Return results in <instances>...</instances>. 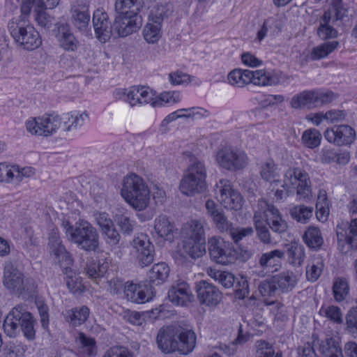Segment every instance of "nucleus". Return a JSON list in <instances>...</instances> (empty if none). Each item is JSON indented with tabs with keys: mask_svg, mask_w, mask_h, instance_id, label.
Here are the masks:
<instances>
[{
	"mask_svg": "<svg viewBox=\"0 0 357 357\" xmlns=\"http://www.w3.org/2000/svg\"><path fill=\"white\" fill-rule=\"evenodd\" d=\"M158 348L164 353L178 351L187 355L196 345V335L191 329L169 326L160 329L156 337Z\"/></svg>",
	"mask_w": 357,
	"mask_h": 357,
	"instance_id": "obj_1",
	"label": "nucleus"
},
{
	"mask_svg": "<svg viewBox=\"0 0 357 357\" xmlns=\"http://www.w3.org/2000/svg\"><path fill=\"white\" fill-rule=\"evenodd\" d=\"M184 158L188 165L180 182L181 192L188 196L204 192L207 187L205 164L190 152L185 153Z\"/></svg>",
	"mask_w": 357,
	"mask_h": 357,
	"instance_id": "obj_2",
	"label": "nucleus"
},
{
	"mask_svg": "<svg viewBox=\"0 0 357 357\" xmlns=\"http://www.w3.org/2000/svg\"><path fill=\"white\" fill-rule=\"evenodd\" d=\"M36 321L31 313L22 305L13 307L6 316L3 328L10 337H15L20 332L29 340L36 337L35 326Z\"/></svg>",
	"mask_w": 357,
	"mask_h": 357,
	"instance_id": "obj_3",
	"label": "nucleus"
},
{
	"mask_svg": "<svg viewBox=\"0 0 357 357\" xmlns=\"http://www.w3.org/2000/svg\"><path fill=\"white\" fill-rule=\"evenodd\" d=\"M121 196L135 209L144 210L149 203L150 190L144 179L135 174L127 175L123 181Z\"/></svg>",
	"mask_w": 357,
	"mask_h": 357,
	"instance_id": "obj_4",
	"label": "nucleus"
},
{
	"mask_svg": "<svg viewBox=\"0 0 357 357\" xmlns=\"http://www.w3.org/2000/svg\"><path fill=\"white\" fill-rule=\"evenodd\" d=\"M8 29L15 43L26 50H33L42 44L38 31L25 16L13 18L8 22Z\"/></svg>",
	"mask_w": 357,
	"mask_h": 357,
	"instance_id": "obj_5",
	"label": "nucleus"
},
{
	"mask_svg": "<svg viewBox=\"0 0 357 357\" xmlns=\"http://www.w3.org/2000/svg\"><path fill=\"white\" fill-rule=\"evenodd\" d=\"M229 83L236 87H243L250 83L258 86L273 85L277 78L264 70H250L236 68L227 76Z\"/></svg>",
	"mask_w": 357,
	"mask_h": 357,
	"instance_id": "obj_6",
	"label": "nucleus"
},
{
	"mask_svg": "<svg viewBox=\"0 0 357 357\" xmlns=\"http://www.w3.org/2000/svg\"><path fill=\"white\" fill-rule=\"evenodd\" d=\"M70 241L85 251H96L99 246V235L89 222L82 221L75 224V231L72 233Z\"/></svg>",
	"mask_w": 357,
	"mask_h": 357,
	"instance_id": "obj_7",
	"label": "nucleus"
},
{
	"mask_svg": "<svg viewBox=\"0 0 357 357\" xmlns=\"http://www.w3.org/2000/svg\"><path fill=\"white\" fill-rule=\"evenodd\" d=\"M282 188L289 195L296 189L297 195L305 199L311 193V181L308 175L299 169H289L284 174Z\"/></svg>",
	"mask_w": 357,
	"mask_h": 357,
	"instance_id": "obj_8",
	"label": "nucleus"
},
{
	"mask_svg": "<svg viewBox=\"0 0 357 357\" xmlns=\"http://www.w3.org/2000/svg\"><path fill=\"white\" fill-rule=\"evenodd\" d=\"M248 160L247 155L243 151L231 147L221 149L216 155L218 164L231 172L244 169L248 164Z\"/></svg>",
	"mask_w": 357,
	"mask_h": 357,
	"instance_id": "obj_9",
	"label": "nucleus"
},
{
	"mask_svg": "<svg viewBox=\"0 0 357 357\" xmlns=\"http://www.w3.org/2000/svg\"><path fill=\"white\" fill-rule=\"evenodd\" d=\"M336 235L338 248L342 252L357 250V218L352 219L350 222H340L336 227Z\"/></svg>",
	"mask_w": 357,
	"mask_h": 357,
	"instance_id": "obj_10",
	"label": "nucleus"
},
{
	"mask_svg": "<svg viewBox=\"0 0 357 357\" xmlns=\"http://www.w3.org/2000/svg\"><path fill=\"white\" fill-rule=\"evenodd\" d=\"M61 124L59 116L45 115L31 118L26 123V130L31 135L49 137L54 134Z\"/></svg>",
	"mask_w": 357,
	"mask_h": 357,
	"instance_id": "obj_11",
	"label": "nucleus"
},
{
	"mask_svg": "<svg viewBox=\"0 0 357 357\" xmlns=\"http://www.w3.org/2000/svg\"><path fill=\"white\" fill-rule=\"evenodd\" d=\"M131 247L132 252L135 256L136 260L140 266H148L153 263L155 248L146 234L141 233L135 236L131 242Z\"/></svg>",
	"mask_w": 357,
	"mask_h": 357,
	"instance_id": "obj_12",
	"label": "nucleus"
},
{
	"mask_svg": "<svg viewBox=\"0 0 357 357\" xmlns=\"http://www.w3.org/2000/svg\"><path fill=\"white\" fill-rule=\"evenodd\" d=\"M208 248L210 257L218 264L227 265L233 263L236 259V253L231 245L217 237L208 240Z\"/></svg>",
	"mask_w": 357,
	"mask_h": 357,
	"instance_id": "obj_13",
	"label": "nucleus"
},
{
	"mask_svg": "<svg viewBox=\"0 0 357 357\" xmlns=\"http://www.w3.org/2000/svg\"><path fill=\"white\" fill-rule=\"evenodd\" d=\"M215 191L218 192V200L225 208L235 211L241 208L243 197L238 191L232 188L229 180L220 179L215 185Z\"/></svg>",
	"mask_w": 357,
	"mask_h": 357,
	"instance_id": "obj_14",
	"label": "nucleus"
},
{
	"mask_svg": "<svg viewBox=\"0 0 357 357\" xmlns=\"http://www.w3.org/2000/svg\"><path fill=\"white\" fill-rule=\"evenodd\" d=\"M326 139L337 146L351 144L356 139L355 130L348 125L334 126L324 131Z\"/></svg>",
	"mask_w": 357,
	"mask_h": 357,
	"instance_id": "obj_15",
	"label": "nucleus"
},
{
	"mask_svg": "<svg viewBox=\"0 0 357 357\" xmlns=\"http://www.w3.org/2000/svg\"><path fill=\"white\" fill-rule=\"evenodd\" d=\"M3 284L15 294H22L25 289L24 275L11 261H6L4 265Z\"/></svg>",
	"mask_w": 357,
	"mask_h": 357,
	"instance_id": "obj_16",
	"label": "nucleus"
},
{
	"mask_svg": "<svg viewBox=\"0 0 357 357\" xmlns=\"http://www.w3.org/2000/svg\"><path fill=\"white\" fill-rule=\"evenodd\" d=\"M140 22L138 17L117 13L112 24L113 35L126 37L132 34L139 29Z\"/></svg>",
	"mask_w": 357,
	"mask_h": 357,
	"instance_id": "obj_17",
	"label": "nucleus"
},
{
	"mask_svg": "<svg viewBox=\"0 0 357 357\" xmlns=\"http://www.w3.org/2000/svg\"><path fill=\"white\" fill-rule=\"evenodd\" d=\"M168 299L176 305L187 306L194 301L189 284L182 280L174 282L168 291Z\"/></svg>",
	"mask_w": 357,
	"mask_h": 357,
	"instance_id": "obj_18",
	"label": "nucleus"
},
{
	"mask_svg": "<svg viewBox=\"0 0 357 357\" xmlns=\"http://www.w3.org/2000/svg\"><path fill=\"white\" fill-rule=\"evenodd\" d=\"M197 298L202 304L207 306H215L222 300V293L212 283L201 280L196 283Z\"/></svg>",
	"mask_w": 357,
	"mask_h": 357,
	"instance_id": "obj_19",
	"label": "nucleus"
},
{
	"mask_svg": "<svg viewBox=\"0 0 357 357\" xmlns=\"http://www.w3.org/2000/svg\"><path fill=\"white\" fill-rule=\"evenodd\" d=\"M123 291L128 301L135 303L149 302L154 296L151 285L137 284L130 282L125 284Z\"/></svg>",
	"mask_w": 357,
	"mask_h": 357,
	"instance_id": "obj_20",
	"label": "nucleus"
},
{
	"mask_svg": "<svg viewBox=\"0 0 357 357\" xmlns=\"http://www.w3.org/2000/svg\"><path fill=\"white\" fill-rule=\"evenodd\" d=\"M55 36L59 46L66 51L75 52L80 46V43L75 36L70 26L67 23H58L56 24Z\"/></svg>",
	"mask_w": 357,
	"mask_h": 357,
	"instance_id": "obj_21",
	"label": "nucleus"
},
{
	"mask_svg": "<svg viewBox=\"0 0 357 357\" xmlns=\"http://www.w3.org/2000/svg\"><path fill=\"white\" fill-rule=\"evenodd\" d=\"M93 25L96 37L101 42H106L113 35L112 24H110L107 14L98 9L93 13Z\"/></svg>",
	"mask_w": 357,
	"mask_h": 357,
	"instance_id": "obj_22",
	"label": "nucleus"
},
{
	"mask_svg": "<svg viewBox=\"0 0 357 357\" xmlns=\"http://www.w3.org/2000/svg\"><path fill=\"white\" fill-rule=\"evenodd\" d=\"M123 94L126 96L125 101L131 107L148 103L151 105L153 101L151 91L144 86H132L129 89H125Z\"/></svg>",
	"mask_w": 357,
	"mask_h": 357,
	"instance_id": "obj_23",
	"label": "nucleus"
},
{
	"mask_svg": "<svg viewBox=\"0 0 357 357\" xmlns=\"http://www.w3.org/2000/svg\"><path fill=\"white\" fill-rule=\"evenodd\" d=\"M204 220H192L185 223L181 228V234L185 239H192L206 242Z\"/></svg>",
	"mask_w": 357,
	"mask_h": 357,
	"instance_id": "obj_24",
	"label": "nucleus"
},
{
	"mask_svg": "<svg viewBox=\"0 0 357 357\" xmlns=\"http://www.w3.org/2000/svg\"><path fill=\"white\" fill-rule=\"evenodd\" d=\"M284 256V252L274 250L263 253L259 258L258 263L263 270L273 272L278 269L281 259Z\"/></svg>",
	"mask_w": 357,
	"mask_h": 357,
	"instance_id": "obj_25",
	"label": "nucleus"
},
{
	"mask_svg": "<svg viewBox=\"0 0 357 357\" xmlns=\"http://www.w3.org/2000/svg\"><path fill=\"white\" fill-rule=\"evenodd\" d=\"M181 252L193 259L200 258L206 253V242L183 238Z\"/></svg>",
	"mask_w": 357,
	"mask_h": 357,
	"instance_id": "obj_26",
	"label": "nucleus"
},
{
	"mask_svg": "<svg viewBox=\"0 0 357 357\" xmlns=\"http://www.w3.org/2000/svg\"><path fill=\"white\" fill-rule=\"evenodd\" d=\"M154 230L159 237L171 240L176 229L167 215H160L154 220Z\"/></svg>",
	"mask_w": 357,
	"mask_h": 357,
	"instance_id": "obj_27",
	"label": "nucleus"
},
{
	"mask_svg": "<svg viewBox=\"0 0 357 357\" xmlns=\"http://www.w3.org/2000/svg\"><path fill=\"white\" fill-rule=\"evenodd\" d=\"M143 4V0H116L114 8L116 13L138 17Z\"/></svg>",
	"mask_w": 357,
	"mask_h": 357,
	"instance_id": "obj_28",
	"label": "nucleus"
},
{
	"mask_svg": "<svg viewBox=\"0 0 357 357\" xmlns=\"http://www.w3.org/2000/svg\"><path fill=\"white\" fill-rule=\"evenodd\" d=\"M90 22V15L88 6L79 5L73 10L72 22L76 29L80 31H86Z\"/></svg>",
	"mask_w": 357,
	"mask_h": 357,
	"instance_id": "obj_29",
	"label": "nucleus"
},
{
	"mask_svg": "<svg viewBox=\"0 0 357 357\" xmlns=\"http://www.w3.org/2000/svg\"><path fill=\"white\" fill-rule=\"evenodd\" d=\"M286 254L289 264L294 266H300L304 261L305 248L296 241H291L285 245Z\"/></svg>",
	"mask_w": 357,
	"mask_h": 357,
	"instance_id": "obj_30",
	"label": "nucleus"
},
{
	"mask_svg": "<svg viewBox=\"0 0 357 357\" xmlns=\"http://www.w3.org/2000/svg\"><path fill=\"white\" fill-rule=\"evenodd\" d=\"M261 178L268 183L280 181V171L277 164L272 159H268L261 163L259 168Z\"/></svg>",
	"mask_w": 357,
	"mask_h": 357,
	"instance_id": "obj_31",
	"label": "nucleus"
},
{
	"mask_svg": "<svg viewBox=\"0 0 357 357\" xmlns=\"http://www.w3.org/2000/svg\"><path fill=\"white\" fill-rule=\"evenodd\" d=\"M272 278L273 282L275 284L278 292H286L291 290L296 282V275L289 271H284Z\"/></svg>",
	"mask_w": 357,
	"mask_h": 357,
	"instance_id": "obj_32",
	"label": "nucleus"
},
{
	"mask_svg": "<svg viewBox=\"0 0 357 357\" xmlns=\"http://www.w3.org/2000/svg\"><path fill=\"white\" fill-rule=\"evenodd\" d=\"M319 351L321 355V357H340L342 356L337 337H326L319 344Z\"/></svg>",
	"mask_w": 357,
	"mask_h": 357,
	"instance_id": "obj_33",
	"label": "nucleus"
},
{
	"mask_svg": "<svg viewBox=\"0 0 357 357\" xmlns=\"http://www.w3.org/2000/svg\"><path fill=\"white\" fill-rule=\"evenodd\" d=\"M89 309L88 307L83 305L76 307L70 310H66L64 313L66 320L73 326H77L84 323L89 316Z\"/></svg>",
	"mask_w": 357,
	"mask_h": 357,
	"instance_id": "obj_34",
	"label": "nucleus"
},
{
	"mask_svg": "<svg viewBox=\"0 0 357 357\" xmlns=\"http://www.w3.org/2000/svg\"><path fill=\"white\" fill-rule=\"evenodd\" d=\"M347 12L342 0H331V7L324 12V20H331L333 23L342 21L347 17Z\"/></svg>",
	"mask_w": 357,
	"mask_h": 357,
	"instance_id": "obj_35",
	"label": "nucleus"
},
{
	"mask_svg": "<svg viewBox=\"0 0 357 357\" xmlns=\"http://www.w3.org/2000/svg\"><path fill=\"white\" fill-rule=\"evenodd\" d=\"M169 268L165 262L155 264L149 273L150 282L159 285L162 284L168 278Z\"/></svg>",
	"mask_w": 357,
	"mask_h": 357,
	"instance_id": "obj_36",
	"label": "nucleus"
},
{
	"mask_svg": "<svg viewBox=\"0 0 357 357\" xmlns=\"http://www.w3.org/2000/svg\"><path fill=\"white\" fill-rule=\"evenodd\" d=\"M205 113H207V111L200 107L180 109L172 112L163 119V126L180 118H192L195 114L203 116Z\"/></svg>",
	"mask_w": 357,
	"mask_h": 357,
	"instance_id": "obj_37",
	"label": "nucleus"
},
{
	"mask_svg": "<svg viewBox=\"0 0 357 357\" xmlns=\"http://www.w3.org/2000/svg\"><path fill=\"white\" fill-rule=\"evenodd\" d=\"M51 252L55 256V258L58 260L61 267H63V273L68 275L69 273H72V270L70 268V265L72 264V258L69 252L66 250L64 245L61 243L50 248Z\"/></svg>",
	"mask_w": 357,
	"mask_h": 357,
	"instance_id": "obj_38",
	"label": "nucleus"
},
{
	"mask_svg": "<svg viewBox=\"0 0 357 357\" xmlns=\"http://www.w3.org/2000/svg\"><path fill=\"white\" fill-rule=\"evenodd\" d=\"M316 209L317 219L321 222H325L328 220L329 215V201L326 192L324 190H320L319 192Z\"/></svg>",
	"mask_w": 357,
	"mask_h": 357,
	"instance_id": "obj_39",
	"label": "nucleus"
},
{
	"mask_svg": "<svg viewBox=\"0 0 357 357\" xmlns=\"http://www.w3.org/2000/svg\"><path fill=\"white\" fill-rule=\"evenodd\" d=\"M333 294L335 301H344L349 294V285L345 278L338 277L334 279L333 284Z\"/></svg>",
	"mask_w": 357,
	"mask_h": 357,
	"instance_id": "obj_40",
	"label": "nucleus"
},
{
	"mask_svg": "<svg viewBox=\"0 0 357 357\" xmlns=\"http://www.w3.org/2000/svg\"><path fill=\"white\" fill-rule=\"evenodd\" d=\"M312 103V91H303L294 95L289 101L291 108L295 109H305L310 108Z\"/></svg>",
	"mask_w": 357,
	"mask_h": 357,
	"instance_id": "obj_41",
	"label": "nucleus"
},
{
	"mask_svg": "<svg viewBox=\"0 0 357 357\" xmlns=\"http://www.w3.org/2000/svg\"><path fill=\"white\" fill-rule=\"evenodd\" d=\"M114 218L123 234L129 235L132 233L135 222L130 218L128 213L120 211L114 215Z\"/></svg>",
	"mask_w": 357,
	"mask_h": 357,
	"instance_id": "obj_42",
	"label": "nucleus"
},
{
	"mask_svg": "<svg viewBox=\"0 0 357 357\" xmlns=\"http://www.w3.org/2000/svg\"><path fill=\"white\" fill-rule=\"evenodd\" d=\"M143 36L148 43H156L162 36L161 25L149 22L144 28Z\"/></svg>",
	"mask_w": 357,
	"mask_h": 357,
	"instance_id": "obj_43",
	"label": "nucleus"
},
{
	"mask_svg": "<svg viewBox=\"0 0 357 357\" xmlns=\"http://www.w3.org/2000/svg\"><path fill=\"white\" fill-rule=\"evenodd\" d=\"M89 114L86 112H83L81 114L74 115L72 112L66 114L64 119L70 121L72 119L70 125L66 126L67 121H64L65 131H70L73 129H77L82 127L84 123L89 121Z\"/></svg>",
	"mask_w": 357,
	"mask_h": 357,
	"instance_id": "obj_44",
	"label": "nucleus"
},
{
	"mask_svg": "<svg viewBox=\"0 0 357 357\" xmlns=\"http://www.w3.org/2000/svg\"><path fill=\"white\" fill-rule=\"evenodd\" d=\"M266 224L273 232L279 234L284 233L288 228L287 223L282 218L279 211L266 219Z\"/></svg>",
	"mask_w": 357,
	"mask_h": 357,
	"instance_id": "obj_45",
	"label": "nucleus"
},
{
	"mask_svg": "<svg viewBox=\"0 0 357 357\" xmlns=\"http://www.w3.org/2000/svg\"><path fill=\"white\" fill-rule=\"evenodd\" d=\"M278 209L276 208L273 204H268L266 200L261 199L257 204V211H256L254 215L255 222L256 220L263 216L266 218V220L271 215H275L278 213Z\"/></svg>",
	"mask_w": 357,
	"mask_h": 357,
	"instance_id": "obj_46",
	"label": "nucleus"
},
{
	"mask_svg": "<svg viewBox=\"0 0 357 357\" xmlns=\"http://www.w3.org/2000/svg\"><path fill=\"white\" fill-rule=\"evenodd\" d=\"M339 45L337 41L324 43L316 47H314V60L321 59L326 57L333 52Z\"/></svg>",
	"mask_w": 357,
	"mask_h": 357,
	"instance_id": "obj_47",
	"label": "nucleus"
},
{
	"mask_svg": "<svg viewBox=\"0 0 357 357\" xmlns=\"http://www.w3.org/2000/svg\"><path fill=\"white\" fill-rule=\"evenodd\" d=\"M331 20H324V14L321 19L320 26L317 29V35L322 40L336 38L337 31L332 26L329 25Z\"/></svg>",
	"mask_w": 357,
	"mask_h": 357,
	"instance_id": "obj_48",
	"label": "nucleus"
},
{
	"mask_svg": "<svg viewBox=\"0 0 357 357\" xmlns=\"http://www.w3.org/2000/svg\"><path fill=\"white\" fill-rule=\"evenodd\" d=\"M337 96L331 91H314V107H320L331 102Z\"/></svg>",
	"mask_w": 357,
	"mask_h": 357,
	"instance_id": "obj_49",
	"label": "nucleus"
},
{
	"mask_svg": "<svg viewBox=\"0 0 357 357\" xmlns=\"http://www.w3.org/2000/svg\"><path fill=\"white\" fill-rule=\"evenodd\" d=\"M256 357H282L281 354H275V350L271 344L264 340H259L256 342Z\"/></svg>",
	"mask_w": 357,
	"mask_h": 357,
	"instance_id": "obj_50",
	"label": "nucleus"
},
{
	"mask_svg": "<svg viewBox=\"0 0 357 357\" xmlns=\"http://www.w3.org/2000/svg\"><path fill=\"white\" fill-rule=\"evenodd\" d=\"M319 314L326 316L334 323L340 324L343 322L342 311L337 306L331 305L327 307H321Z\"/></svg>",
	"mask_w": 357,
	"mask_h": 357,
	"instance_id": "obj_51",
	"label": "nucleus"
},
{
	"mask_svg": "<svg viewBox=\"0 0 357 357\" xmlns=\"http://www.w3.org/2000/svg\"><path fill=\"white\" fill-rule=\"evenodd\" d=\"M344 118V114L342 111L331 110L326 112L325 114H323L322 113L314 114V123L318 126L323 119L327 121H330L331 123H333Z\"/></svg>",
	"mask_w": 357,
	"mask_h": 357,
	"instance_id": "obj_52",
	"label": "nucleus"
},
{
	"mask_svg": "<svg viewBox=\"0 0 357 357\" xmlns=\"http://www.w3.org/2000/svg\"><path fill=\"white\" fill-rule=\"evenodd\" d=\"M290 213L294 220L305 224L312 216V209L305 206H298L292 208Z\"/></svg>",
	"mask_w": 357,
	"mask_h": 357,
	"instance_id": "obj_53",
	"label": "nucleus"
},
{
	"mask_svg": "<svg viewBox=\"0 0 357 357\" xmlns=\"http://www.w3.org/2000/svg\"><path fill=\"white\" fill-rule=\"evenodd\" d=\"M35 8V10H45L46 8L45 3L43 0H22L21 5V16L26 17L31 13V8Z\"/></svg>",
	"mask_w": 357,
	"mask_h": 357,
	"instance_id": "obj_54",
	"label": "nucleus"
},
{
	"mask_svg": "<svg viewBox=\"0 0 357 357\" xmlns=\"http://www.w3.org/2000/svg\"><path fill=\"white\" fill-rule=\"evenodd\" d=\"M13 181L19 184L24 178H29L35 174V169L31 167H20L17 165L13 166Z\"/></svg>",
	"mask_w": 357,
	"mask_h": 357,
	"instance_id": "obj_55",
	"label": "nucleus"
},
{
	"mask_svg": "<svg viewBox=\"0 0 357 357\" xmlns=\"http://www.w3.org/2000/svg\"><path fill=\"white\" fill-rule=\"evenodd\" d=\"M229 235L235 243H238L245 237L251 236L253 234V229L251 227H232L229 231Z\"/></svg>",
	"mask_w": 357,
	"mask_h": 357,
	"instance_id": "obj_56",
	"label": "nucleus"
},
{
	"mask_svg": "<svg viewBox=\"0 0 357 357\" xmlns=\"http://www.w3.org/2000/svg\"><path fill=\"white\" fill-rule=\"evenodd\" d=\"M168 79L171 84L181 85L188 84L191 82V76L180 70L172 72L168 75Z\"/></svg>",
	"mask_w": 357,
	"mask_h": 357,
	"instance_id": "obj_57",
	"label": "nucleus"
},
{
	"mask_svg": "<svg viewBox=\"0 0 357 357\" xmlns=\"http://www.w3.org/2000/svg\"><path fill=\"white\" fill-rule=\"evenodd\" d=\"M255 222L257 234L260 241L264 244L271 243V233L268 227L260 220H256Z\"/></svg>",
	"mask_w": 357,
	"mask_h": 357,
	"instance_id": "obj_58",
	"label": "nucleus"
},
{
	"mask_svg": "<svg viewBox=\"0 0 357 357\" xmlns=\"http://www.w3.org/2000/svg\"><path fill=\"white\" fill-rule=\"evenodd\" d=\"M167 9L163 5L153 8L149 15V22L161 25L164 17H167Z\"/></svg>",
	"mask_w": 357,
	"mask_h": 357,
	"instance_id": "obj_59",
	"label": "nucleus"
},
{
	"mask_svg": "<svg viewBox=\"0 0 357 357\" xmlns=\"http://www.w3.org/2000/svg\"><path fill=\"white\" fill-rule=\"evenodd\" d=\"M258 289L264 297L275 296L278 292L275 284L273 282V278L269 280L261 282L259 285Z\"/></svg>",
	"mask_w": 357,
	"mask_h": 357,
	"instance_id": "obj_60",
	"label": "nucleus"
},
{
	"mask_svg": "<svg viewBox=\"0 0 357 357\" xmlns=\"http://www.w3.org/2000/svg\"><path fill=\"white\" fill-rule=\"evenodd\" d=\"M121 316L123 320L132 325L142 326L144 322L142 314L136 311L124 310Z\"/></svg>",
	"mask_w": 357,
	"mask_h": 357,
	"instance_id": "obj_61",
	"label": "nucleus"
},
{
	"mask_svg": "<svg viewBox=\"0 0 357 357\" xmlns=\"http://www.w3.org/2000/svg\"><path fill=\"white\" fill-rule=\"evenodd\" d=\"M35 20L38 26L46 29H49L54 23V18L44 10H36Z\"/></svg>",
	"mask_w": 357,
	"mask_h": 357,
	"instance_id": "obj_62",
	"label": "nucleus"
},
{
	"mask_svg": "<svg viewBox=\"0 0 357 357\" xmlns=\"http://www.w3.org/2000/svg\"><path fill=\"white\" fill-rule=\"evenodd\" d=\"M102 234L105 236V240L107 244L111 247L116 246L121 240V235L116 228L112 227L103 231Z\"/></svg>",
	"mask_w": 357,
	"mask_h": 357,
	"instance_id": "obj_63",
	"label": "nucleus"
},
{
	"mask_svg": "<svg viewBox=\"0 0 357 357\" xmlns=\"http://www.w3.org/2000/svg\"><path fill=\"white\" fill-rule=\"evenodd\" d=\"M103 357H132V356L126 347H113L107 350Z\"/></svg>",
	"mask_w": 357,
	"mask_h": 357,
	"instance_id": "obj_64",
	"label": "nucleus"
}]
</instances>
